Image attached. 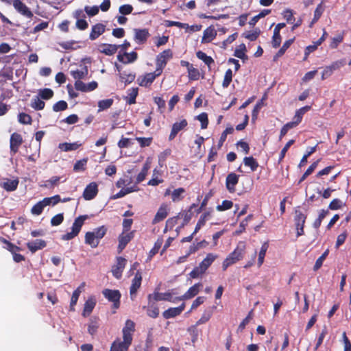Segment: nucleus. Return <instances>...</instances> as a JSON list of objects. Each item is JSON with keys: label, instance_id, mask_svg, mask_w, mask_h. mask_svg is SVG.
<instances>
[{"label": "nucleus", "instance_id": "obj_19", "mask_svg": "<svg viewBox=\"0 0 351 351\" xmlns=\"http://www.w3.org/2000/svg\"><path fill=\"white\" fill-rule=\"evenodd\" d=\"M134 237V231L128 232L127 234H124L123 232L119 236V245H118V251L119 253L121 252L126 247L128 243L133 239Z\"/></svg>", "mask_w": 351, "mask_h": 351}, {"label": "nucleus", "instance_id": "obj_14", "mask_svg": "<svg viewBox=\"0 0 351 351\" xmlns=\"http://www.w3.org/2000/svg\"><path fill=\"white\" fill-rule=\"evenodd\" d=\"M239 175L235 173H230L226 179V187L230 193H234L236 191L235 186L238 184Z\"/></svg>", "mask_w": 351, "mask_h": 351}, {"label": "nucleus", "instance_id": "obj_18", "mask_svg": "<svg viewBox=\"0 0 351 351\" xmlns=\"http://www.w3.org/2000/svg\"><path fill=\"white\" fill-rule=\"evenodd\" d=\"M169 210V206L167 204H162L152 220V223L156 224L163 221L167 217Z\"/></svg>", "mask_w": 351, "mask_h": 351}, {"label": "nucleus", "instance_id": "obj_53", "mask_svg": "<svg viewBox=\"0 0 351 351\" xmlns=\"http://www.w3.org/2000/svg\"><path fill=\"white\" fill-rule=\"evenodd\" d=\"M268 246L269 245L267 242L264 243L261 246V250H260L259 254H258V267H261L264 262V258H265V256L266 254V252L268 249Z\"/></svg>", "mask_w": 351, "mask_h": 351}, {"label": "nucleus", "instance_id": "obj_63", "mask_svg": "<svg viewBox=\"0 0 351 351\" xmlns=\"http://www.w3.org/2000/svg\"><path fill=\"white\" fill-rule=\"evenodd\" d=\"M184 192V189L182 187L175 189L171 193V198L173 202L181 200L182 199L181 196Z\"/></svg>", "mask_w": 351, "mask_h": 351}, {"label": "nucleus", "instance_id": "obj_11", "mask_svg": "<svg viewBox=\"0 0 351 351\" xmlns=\"http://www.w3.org/2000/svg\"><path fill=\"white\" fill-rule=\"evenodd\" d=\"M75 88L77 90L88 93L95 90L98 87V84L95 81H92L88 84H85L82 81L75 82Z\"/></svg>", "mask_w": 351, "mask_h": 351}, {"label": "nucleus", "instance_id": "obj_55", "mask_svg": "<svg viewBox=\"0 0 351 351\" xmlns=\"http://www.w3.org/2000/svg\"><path fill=\"white\" fill-rule=\"evenodd\" d=\"M171 154V149H166L158 155V164L160 167H162L167 158Z\"/></svg>", "mask_w": 351, "mask_h": 351}, {"label": "nucleus", "instance_id": "obj_27", "mask_svg": "<svg viewBox=\"0 0 351 351\" xmlns=\"http://www.w3.org/2000/svg\"><path fill=\"white\" fill-rule=\"evenodd\" d=\"M96 305V300L93 297H90L85 302L84 305V309L82 312V315L84 317H88L92 313Z\"/></svg>", "mask_w": 351, "mask_h": 351}, {"label": "nucleus", "instance_id": "obj_22", "mask_svg": "<svg viewBox=\"0 0 351 351\" xmlns=\"http://www.w3.org/2000/svg\"><path fill=\"white\" fill-rule=\"evenodd\" d=\"M185 303L181 304L178 307L174 308H169L167 310L165 311L162 313L164 318L170 319L175 317L182 313V312L184 310Z\"/></svg>", "mask_w": 351, "mask_h": 351}, {"label": "nucleus", "instance_id": "obj_5", "mask_svg": "<svg viewBox=\"0 0 351 351\" xmlns=\"http://www.w3.org/2000/svg\"><path fill=\"white\" fill-rule=\"evenodd\" d=\"M102 294L109 302L113 303L112 306L114 309L119 308L121 295L119 290L105 289L102 291Z\"/></svg>", "mask_w": 351, "mask_h": 351}, {"label": "nucleus", "instance_id": "obj_24", "mask_svg": "<svg viewBox=\"0 0 351 351\" xmlns=\"http://www.w3.org/2000/svg\"><path fill=\"white\" fill-rule=\"evenodd\" d=\"M106 29V26L102 23H97L93 25L91 28V31L89 35V38L91 40H94L97 39L99 36H101Z\"/></svg>", "mask_w": 351, "mask_h": 351}, {"label": "nucleus", "instance_id": "obj_52", "mask_svg": "<svg viewBox=\"0 0 351 351\" xmlns=\"http://www.w3.org/2000/svg\"><path fill=\"white\" fill-rule=\"evenodd\" d=\"M199 325H196V323L194 325L191 326L188 329L187 331L189 332V335L191 337V340L193 342H195L198 337L199 335V330L197 328V326Z\"/></svg>", "mask_w": 351, "mask_h": 351}, {"label": "nucleus", "instance_id": "obj_64", "mask_svg": "<svg viewBox=\"0 0 351 351\" xmlns=\"http://www.w3.org/2000/svg\"><path fill=\"white\" fill-rule=\"evenodd\" d=\"M197 119L201 123L202 129H206L208 125V114L206 112H202L197 117Z\"/></svg>", "mask_w": 351, "mask_h": 351}, {"label": "nucleus", "instance_id": "obj_26", "mask_svg": "<svg viewBox=\"0 0 351 351\" xmlns=\"http://www.w3.org/2000/svg\"><path fill=\"white\" fill-rule=\"evenodd\" d=\"M47 243L45 241L42 239H36L35 241L28 242L27 247L32 253H34L36 251L45 247Z\"/></svg>", "mask_w": 351, "mask_h": 351}, {"label": "nucleus", "instance_id": "obj_41", "mask_svg": "<svg viewBox=\"0 0 351 351\" xmlns=\"http://www.w3.org/2000/svg\"><path fill=\"white\" fill-rule=\"evenodd\" d=\"M321 159H318L317 160L313 162L309 167L308 168L306 169V171L304 173V174L302 176V177L300 178V180H299V183H301L303 181H304L306 178L310 176L313 171L314 170L316 169V167H317L319 161H320Z\"/></svg>", "mask_w": 351, "mask_h": 351}, {"label": "nucleus", "instance_id": "obj_37", "mask_svg": "<svg viewBox=\"0 0 351 351\" xmlns=\"http://www.w3.org/2000/svg\"><path fill=\"white\" fill-rule=\"evenodd\" d=\"M85 287V282H82L73 292L71 296L70 307L72 308L76 304L78 300L79 296Z\"/></svg>", "mask_w": 351, "mask_h": 351}, {"label": "nucleus", "instance_id": "obj_17", "mask_svg": "<svg viewBox=\"0 0 351 351\" xmlns=\"http://www.w3.org/2000/svg\"><path fill=\"white\" fill-rule=\"evenodd\" d=\"M134 39L136 43L141 45L147 42L150 34L147 29H134Z\"/></svg>", "mask_w": 351, "mask_h": 351}, {"label": "nucleus", "instance_id": "obj_32", "mask_svg": "<svg viewBox=\"0 0 351 351\" xmlns=\"http://www.w3.org/2000/svg\"><path fill=\"white\" fill-rule=\"evenodd\" d=\"M139 188L136 185L130 186V187L123 188L121 189L117 193L114 195L113 199H118L125 196L127 194H129L132 192L138 191Z\"/></svg>", "mask_w": 351, "mask_h": 351}, {"label": "nucleus", "instance_id": "obj_30", "mask_svg": "<svg viewBox=\"0 0 351 351\" xmlns=\"http://www.w3.org/2000/svg\"><path fill=\"white\" fill-rule=\"evenodd\" d=\"M84 241L86 244L90 245L93 248L97 247L100 243L97 239H96L94 233L90 231L86 232Z\"/></svg>", "mask_w": 351, "mask_h": 351}, {"label": "nucleus", "instance_id": "obj_16", "mask_svg": "<svg viewBox=\"0 0 351 351\" xmlns=\"http://www.w3.org/2000/svg\"><path fill=\"white\" fill-rule=\"evenodd\" d=\"M13 6L15 8V10L22 15L27 18H32L33 16L32 12L21 0H14Z\"/></svg>", "mask_w": 351, "mask_h": 351}, {"label": "nucleus", "instance_id": "obj_6", "mask_svg": "<svg viewBox=\"0 0 351 351\" xmlns=\"http://www.w3.org/2000/svg\"><path fill=\"white\" fill-rule=\"evenodd\" d=\"M135 330V324L131 319H127L125 326L122 329L123 341L126 344L131 345L132 342V336Z\"/></svg>", "mask_w": 351, "mask_h": 351}, {"label": "nucleus", "instance_id": "obj_8", "mask_svg": "<svg viewBox=\"0 0 351 351\" xmlns=\"http://www.w3.org/2000/svg\"><path fill=\"white\" fill-rule=\"evenodd\" d=\"M306 219V215L303 214L300 210H295L294 222L297 230V237L304 234V226Z\"/></svg>", "mask_w": 351, "mask_h": 351}, {"label": "nucleus", "instance_id": "obj_46", "mask_svg": "<svg viewBox=\"0 0 351 351\" xmlns=\"http://www.w3.org/2000/svg\"><path fill=\"white\" fill-rule=\"evenodd\" d=\"M213 315V311L211 309L205 310L201 317L196 322V325H201L206 323L210 320Z\"/></svg>", "mask_w": 351, "mask_h": 351}, {"label": "nucleus", "instance_id": "obj_36", "mask_svg": "<svg viewBox=\"0 0 351 351\" xmlns=\"http://www.w3.org/2000/svg\"><path fill=\"white\" fill-rule=\"evenodd\" d=\"M311 108V106H305L296 110L293 121L298 125L302 119L303 115Z\"/></svg>", "mask_w": 351, "mask_h": 351}, {"label": "nucleus", "instance_id": "obj_7", "mask_svg": "<svg viewBox=\"0 0 351 351\" xmlns=\"http://www.w3.org/2000/svg\"><path fill=\"white\" fill-rule=\"evenodd\" d=\"M162 73L158 70H155L153 73H147L144 75L139 76L137 79V82L139 86L143 87H148L154 82L155 79L160 76Z\"/></svg>", "mask_w": 351, "mask_h": 351}, {"label": "nucleus", "instance_id": "obj_9", "mask_svg": "<svg viewBox=\"0 0 351 351\" xmlns=\"http://www.w3.org/2000/svg\"><path fill=\"white\" fill-rule=\"evenodd\" d=\"M202 287V283H200V282L196 283L194 285H193L192 287H191L184 295H182V296L176 298V300L178 301H180V300H186L191 299V298H194L195 296H196L199 293L200 289Z\"/></svg>", "mask_w": 351, "mask_h": 351}, {"label": "nucleus", "instance_id": "obj_15", "mask_svg": "<svg viewBox=\"0 0 351 351\" xmlns=\"http://www.w3.org/2000/svg\"><path fill=\"white\" fill-rule=\"evenodd\" d=\"M142 282V274L140 271H137L135 274L134 278L132 279V285L130 288V294L132 300L133 297L136 296L138 289L141 287Z\"/></svg>", "mask_w": 351, "mask_h": 351}, {"label": "nucleus", "instance_id": "obj_20", "mask_svg": "<svg viewBox=\"0 0 351 351\" xmlns=\"http://www.w3.org/2000/svg\"><path fill=\"white\" fill-rule=\"evenodd\" d=\"M126 261H127L125 258L121 256L117 258V264L112 269L113 276L116 278L119 279L121 277L122 271L125 266Z\"/></svg>", "mask_w": 351, "mask_h": 351}, {"label": "nucleus", "instance_id": "obj_10", "mask_svg": "<svg viewBox=\"0 0 351 351\" xmlns=\"http://www.w3.org/2000/svg\"><path fill=\"white\" fill-rule=\"evenodd\" d=\"M148 305L143 306V308L147 311V315L152 318H156L159 315V308L154 303L155 301L152 299V295H148Z\"/></svg>", "mask_w": 351, "mask_h": 351}, {"label": "nucleus", "instance_id": "obj_54", "mask_svg": "<svg viewBox=\"0 0 351 351\" xmlns=\"http://www.w3.org/2000/svg\"><path fill=\"white\" fill-rule=\"evenodd\" d=\"M329 250H326L317 260L313 266V270L317 271L323 265L324 260L326 258L328 255Z\"/></svg>", "mask_w": 351, "mask_h": 351}, {"label": "nucleus", "instance_id": "obj_33", "mask_svg": "<svg viewBox=\"0 0 351 351\" xmlns=\"http://www.w3.org/2000/svg\"><path fill=\"white\" fill-rule=\"evenodd\" d=\"M90 322L88 326V332L90 335H94L99 328V319L97 317H92L90 318Z\"/></svg>", "mask_w": 351, "mask_h": 351}, {"label": "nucleus", "instance_id": "obj_39", "mask_svg": "<svg viewBox=\"0 0 351 351\" xmlns=\"http://www.w3.org/2000/svg\"><path fill=\"white\" fill-rule=\"evenodd\" d=\"M19 185L18 180H7L2 184V187L7 191H14Z\"/></svg>", "mask_w": 351, "mask_h": 351}, {"label": "nucleus", "instance_id": "obj_23", "mask_svg": "<svg viewBox=\"0 0 351 351\" xmlns=\"http://www.w3.org/2000/svg\"><path fill=\"white\" fill-rule=\"evenodd\" d=\"M138 58V54L135 51L130 53L124 52L123 54L120 53L117 56L119 62L123 64H129L135 62Z\"/></svg>", "mask_w": 351, "mask_h": 351}, {"label": "nucleus", "instance_id": "obj_50", "mask_svg": "<svg viewBox=\"0 0 351 351\" xmlns=\"http://www.w3.org/2000/svg\"><path fill=\"white\" fill-rule=\"evenodd\" d=\"M328 214V211L327 210L322 209L319 212V214L318 215V217L314 221L313 223V226L315 229H319L322 224V220L326 217V215Z\"/></svg>", "mask_w": 351, "mask_h": 351}, {"label": "nucleus", "instance_id": "obj_35", "mask_svg": "<svg viewBox=\"0 0 351 351\" xmlns=\"http://www.w3.org/2000/svg\"><path fill=\"white\" fill-rule=\"evenodd\" d=\"M138 94V88H132L128 90V96L125 98L126 102L129 105L134 104L136 103V98Z\"/></svg>", "mask_w": 351, "mask_h": 351}, {"label": "nucleus", "instance_id": "obj_28", "mask_svg": "<svg viewBox=\"0 0 351 351\" xmlns=\"http://www.w3.org/2000/svg\"><path fill=\"white\" fill-rule=\"evenodd\" d=\"M148 295H152V299L154 301L165 300V301L174 302L175 300H176V299L175 300L172 299L171 293L169 292L159 293L158 291H154V293L149 294Z\"/></svg>", "mask_w": 351, "mask_h": 351}, {"label": "nucleus", "instance_id": "obj_61", "mask_svg": "<svg viewBox=\"0 0 351 351\" xmlns=\"http://www.w3.org/2000/svg\"><path fill=\"white\" fill-rule=\"evenodd\" d=\"M136 77L135 73H123L120 75L121 81L124 82L125 84H129L134 81Z\"/></svg>", "mask_w": 351, "mask_h": 351}, {"label": "nucleus", "instance_id": "obj_12", "mask_svg": "<svg viewBox=\"0 0 351 351\" xmlns=\"http://www.w3.org/2000/svg\"><path fill=\"white\" fill-rule=\"evenodd\" d=\"M23 142V138L20 134L17 132L12 134L10 139V148L11 152L16 154L19 151V147L21 145Z\"/></svg>", "mask_w": 351, "mask_h": 351}, {"label": "nucleus", "instance_id": "obj_47", "mask_svg": "<svg viewBox=\"0 0 351 351\" xmlns=\"http://www.w3.org/2000/svg\"><path fill=\"white\" fill-rule=\"evenodd\" d=\"M297 125V123H295L294 121L287 123L280 130L279 140L281 141L282 137L287 134L290 129H292Z\"/></svg>", "mask_w": 351, "mask_h": 351}, {"label": "nucleus", "instance_id": "obj_43", "mask_svg": "<svg viewBox=\"0 0 351 351\" xmlns=\"http://www.w3.org/2000/svg\"><path fill=\"white\" fill-rule=\"evenodd\" d=\"M197 57L202 60L208 67L210 66L212 64H214V60L212 57L207 56L204 52L202 51H198L196 53Z\"/></svg>", "mask_w": 351, "mask_h": 351}, {"label": "nucleus", "instance_id": "obj_44", "mask_svg": "<svg viewBox=\"0 0 351 351\" xmlns=\"http://www.w3.org/2000/svg\"><path fill=\"white\" fill-rule=\"evenodd\" d=\"M45 103L38 96H36L31 103V107L36 110H41L44 109Z\"/></svg>", "mask_w": 351, "mask_h": 351}, {"label": "nucleus", "instance_id": "obj_3", "mask_svg": "<svg viewBox=\"0 0 351 351\" xmlns=\"http://www.w3.org/2000/svg\"><path fill=\"white\" fill-rule=\"evenodd\" d=\"M87 219H88V216L86 215H80L75 218L71 227V231L62 235L61 239L63 241H69L77 237L80 233L85 220Z\"/></svg>", "mask_w": 351, "mask_h": 351}, {"label": "nucleus", "instance_id": "obj_51", "mask_svg": "<svg viewBox=\"0 0 351 351\" xmlns=\"http://www.w3.org/2000/svg\"><path fill=\"white\" fill-rule=\"evenodd\" d=\"M114 100L112 99H102L98 101V111H103L111 107Z\"/></svg>", "mask_w": 351, "mask_h": 351}, {"label": "nucleus", "instance_id": "obj_56", "mask_svg": "<svg viewBox=\"0 0 351 351\" xmlns=\"http://www.w3.org/2000/svg\"><path fill=\"white\" fill-rule=\"evenodd\" d=\"M165 25L167 27H170L172 26H176L180 28H184L186 29H189V25L187 23H181L179 21H173L169 20L165 21Z\"/></svg>", "mask_w": 351, "mask_h": 351}, {"label": "nucleus", "instance_id": "obj_42", "mask_svg": "<svg viewBox=\"0 0 351 351\" xmlns=\"http://www.w3.org/2000/svg\"><path fill=\"white\" fill-rule=\"evenodd\" d=\"M243 163L245 166L249 167L252 171H255L258 167V162L252 156L245 157Z\"/></svg>", "mask_w": 351, "mask_h": 351}, {"label": "nucleus", "instance_id": "obj_13", "mask_svg": "<svg viewBox=\"0 0 351 351\" xmlns=\"http://www.w3.org/2000/svg\"><path fill=\"white\" fill-rule=\"evenodd\" d=\"M98 193V186L97 184L93 182L88 184L84 192H83V197L86 200H91L95 197Z\"/></svg>", "mask_w": 351, "mask_h": 351}, {"label": "nucleus", "instance_id": "obj_59", "mask_svg": "<svg viewBox=\"0 0 351 351\" xmlns=\"http://www.w3.org/2000/svg\"><path fill=\"white\" fill-rule=\"evenodd\" d=\"M188 73V76L190 80H198L199 79V71L197 69L194 68L193 65L189 68Z\"/></svg>", "mask_w": 351, "mask_h": 351}, {"label": "nucleus", "instance_id": "obj_49", "mask_svg": "<svg viewBox=\"0 0 351 351\" xmlns=\"http://www.w3.org/2000/svg\"><path fill=\"white\" fill-rule=\"evenodd\" d=\"M87 162L88 158H84L82 160H77L73 166V171L75 172L85 171L86 168Z\"/></svg>", "mask_w": 351, "mask_h": 351}, {"label": "nucleus", "instance_id": "obj_29", "mask_svg": "<svg viewBox=\"0 0 351 351\" xmlns=\"http://www.w3.org/2000/svg\"><path fill=\"white\" fill-rule=\"evenodd\" d=\"M119 46L117 45L104 43L100 45L99 51L107 56H112L117 52Z\"/></svg>", "mask_w": 351, "mask_h": 351}, {"label": "nucleus", "instance_id": "obj_48", "mask_svg": "<svg viewBox=\"0 0 351 351\" xmlns=\"http://www.w3.org/2000/svg\"><path fill=\"white\" fill-rule=\"evenodd\" d=\"M107 231L108 228L105 226H101L95 228L91 232L94 233L96 239L100 242V240L106 235Z\"/></svg>", "mask_w": 351, "mask_h": 351}, {"label": "nucleus", "instance_id": "obj_31", "mask_svg": "<svg viewBox=\"0 0 351 351\" xmlns=\"http://www.w3.org/2000/svg\"><path fill=\"white\" fill-rule=\"evenodd\" d=\"M130 345L121 341L120 339L114 341L110 346L112 351H128Z\"/></svg>", "mask_w": 351, "mask_h": 351}, {"label": "nucleus", "instance_id": "obj_38", "mask_svg": "<svg viewBox=\"0 0 351 351\" xmlns=\"http://www.w3.org/2000/svg\"><path fill=\"white\" fill-rule=\"evenodd\" d=\"M149 169V164L147 162L145 163L141 172L138 174L134 185H136L138 186V184L139 183H141V182H143L145 179Z\"/></svg>", "mask_w": 351, "mask_h": 351}, {"label": "nucleus", "instance_id": "obj_40", "mask_svg": "<svg viewBox=\"0 0 351 351\" xmlns=\"http://www.w3.org/2000/svg\"><path fill=\"white\" fill-rule=\"evenodd\" d=\"M80 145L77 143H62L59 144L58 147L63 152H69L77 149Z\"/></svg>", "mask_w": 351, "mask_h": 351}, {"label": "nucleus", "instance_id": "obj_58", "mask_svg": "<svg viewBox=\"0 0 351 351\" xmlns=\"http://www.w3.org/2000/svg\"><path fill=\"white\" fill-rule=\"evenodd\" d=\"M324 8H323L322 3H319V5H317V6L314 12V16L311 21L310 27H311L315 23H316L319 19V18L321 17L322 14L324 12Z\"/></svg>", "mask_w": 351, "mask_h": 351}, {"label": "nucleus", "instance_id": "obj_34", "mask_svg": "<svg viewBox=\"0 0 351 351\" xmlns=\"http://www.w3.org/2000/svg\"><path fill=\"white\" fill-rule=\"evenodd\" d=\"M71 75L75 80V82L82 81L85 79L88 75L87 67L85 66L82 70H74L71 71Z\"/></svg>", "mask_w": 351, "mask_h": 351}, {"label": "nucleus", "instance_id": "obj_57", "mask_svg": "<svg viewBox=\"0 0 351 351\" xmlns=\"http://www.w3.org/2000/svg\"><path fill=\"white\" fill-rule=\"evenodd\" d=\"M232 76H233V74H232V70L230 69H228V70H226L225 75H224L223 80L222 82V86L223 88H228L230 86V84L232 80Z\"/></svg>", "mask_w": 351, "mask_h": 351}, {"label": "nucleus", "instance_id": "obj_62", "mask_svg": "<svg viewBox=\"0 0 351 351\" xmlns=\"http://www.w3.org/2000/svg\"><path fill=\"white\" fill-rule=\"evenodd\" d=\"M68 108L67 103L64 100H60L53 106V110L54 112L64 111Z\"/></svg>", "mask_w": 351, "mask_h": 351}, {"label": "nucleus", "instance_id": "obj_45", "mask_svg": "<svg viewBox=\"0 0 351 351\" xmlns=\"http://www.w3.org/2000/svg\"><path fill=\"white\" fill-rule=\"evenodd\" d=\"M54 95L53 91L49 88H45L43 89H40L38 92V97L42 99L49 100L53 97Z\"/></svg>", "mask_w": 351, "mask_h": 351}, {"label": "nucleus", "instance_id": "obj_21", "mask_svg": "<svg viewBox=\"0 0 351 351\" xmlns=\"http://www.w3.org/2000/svg\"><path fill=\"white\" fill-rule=\"evenodd\" d=\"M188 125V122L186 119H182L180 122H176L173 124L171 133L169 136V140H173L178 133L185 128Z\"/></svg>", "mask_w": 351, "mask_h": 351}, {"label": "nucleus", "instance_id": "obj_2", "mask_svg": "<svg viewBox=\"0 0 351 351\" xmlns=\"http://www.w3.org/2000/svg\"><path fill=\"white\" fill-rule=\"evenodd\" d=\"M245 243L240 242L234 250L223 261L222 263L223 270L226 271L229 266L242 259L245 253Z\"/></svg>", "mask_w": 351, "mask_h": 351}, {"label": "nucleus", "instance_id": "obj_60", "mask_svg": "<svg viewBox=\"0 0 351 351\" xmlns=\"http://www.w3.org/2000/svg\"><path fill=\"white\" fill-rule=\"evenodd\" d=\"M246 46L242 43L239 46L238 49H236L234 53V56L238 58L243 59L245 57Z\"/></svg>", "mask_w": 351, "mask_h": 351}, {"label": "nucleus", "instance_id": "obj_25", "mask_svg": "<svg viewBox=\"0 0 351 351\" xmlns=\"http://www.w3.org/2000/svg\"><path fill=\"white\" fill-rule=\"evenodd\" d=\"M217 32L213 26L207 27L203 32V36L201 40L202 43H208L215 38Z\"/></svg>", "mask_w": 351, "mask_h": 351}, {"label": "nucleus", "instance_id": "obj_4", "mask_svg": "<svg viewBox=\"0 0 351 351\" xmlns=\"http://www.w3.org/2000/svg\"><path fill=\"white\" fill-rule=\"evenodd\" d=\"M173 58V51L170 49H165L159 53L156 58V69L162 73L168 61Z\"/></svg>", "mask_w": 351, "mask_h": 351}, {"label": "nucleus", "instance_id": "obj_1", "mask_svg": "<svg viewBox=\"0 0 351 351\" xmlns=\"http://www.w3.org/2000/svg\"><path fill=\"white\" fill-rule=\"evenodd\" d=\"M217 258V254L213 253H208L206 258H204L199 264V265L195 267L190 272L189 276L191 278H197L204 274Z\"/></svg>", "mask_w": 351, "mask_h": 351}]
</instances>
